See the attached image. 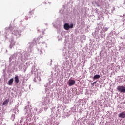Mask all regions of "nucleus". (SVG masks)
<instances>
[{"label": "nucleus", "instance_id": "nucleus-4", "mask_svg": "<svg viewBox=\"0 0 125 125\" xmlns=\"http://www.w3.org/2000/svg\"><path fill=\"white\" fill-rule=\"evenodd\" d=\"M118 117H119V118H121L122 119H124V118H125V112H122L120 113L118 115Z\"/></svg>", "mask_w": 125, "mask_h": 125}, {"label": "nucleus", "instance_id": "nucleus-10", "mask_svg": "<svg viewBox=\"0 0 125 125\" xmlns=\"http://www.w3.org/2000/svg\"><path fill=\"white\" fill-rule=\"evenodd\" d=\"M33 11H34V10L30 11H29V14H30V15H32V14H33Z\"/></svg>", "mask_w": 125, "mask_h": 125}, {"label": "nucleus", "instance_id": "nucleus-7", "mask_svg": "<svg viewBox=\"0 0 125 125\" xmlns=\"http://www.w3.org/2000/svg\"><path fill=\"white\" fill-rule=\"evenodd\" d=\"M14 80L16 83H19V78H18V76H16L14 77Z\"/></svg>", "mask_w": 125, "mask_h": 125}, {"label": "nucleus", "instance_id": "nucleus-2", "mask_svg": "<svg viewBox=\"0 0 125 125\" xmlns=\"http://www.w3.org/2000/svg\"><path fill=\"white\" fill-rule=\"evenodd\" d=\"M117 89L121 93H125V87L124 86H119L117 87Z\"/></svg>", "mask_w": 125, "mask_h": 125}, {"label": "nucleus", "instance_id": "nucleus-9", "mask_svg": "<svg viewBox=\"0 0 125 125\" xmlns=\"http://www.w3.org/2000/svg\"><path fill=\"white\" fill-rule=\"evenodd\" d=\"M100 78V75H96L94 76L93 79H99Z\"/></svg>", "mask_w": 125, "mask_h": 125}, {"label": "nucleus", "instance_id": "nucleus-5", "mask_svg": "<svg viewBox=\"0 0 125 125\" xmlns=\"http://www.w3.org/2000/svg\"><path fill=\"white\" fill-rule=\"evenodd\" d=\"M13 78H11V79H10L9 81H8V85H12V84L13 83Z\"/></svg>", "mask_w": 125, "mask_h": 125}, {"label": "nucleus", "instance_id": "nucleus-6", "mask_svg": "<svg viewBox=\"0 0 125 125\" xmlns=\"http://www.w3.org/2000/svg\"><path fill=\"white\" fill-rule=\"evenodd\" d=\"M8 102H9V99H6L5 101L3 102L2 105L5 106V105H7V104H8Z\"/></svg>", "mask_w": 125, "mask_h": 125}, {"label": "nucleus", "instance_id": "nucleus-12", "mask_svg": "<svg viewBox=\"0 0 125 125\" xmlns=\"http://www.w3.org/2000/svg\"><path fill=\"white\" fill-rule=\"evenodd\" d=\"M92 125H94V124H93Z\"/></svg>", "mask_w": 125, "mask_h": 125}, {"label": "nucleus", "instance_id": "nucleus-11", "mask_svg": "<svg viewBox=\"0 0 125 125\" xmlns=\"http://www.w3.org/2000/svg\"><path fill=\"white\" fill-rule=\"evenodd\" d=\"M96 83V82H94V83H92V85H93V84H95Z\"/></svg>", "mask_w": 125, "mask_h": 125}, {"label": "nucleus", "instance_id": "nucleus-8", "mask_svg": "<svg viewBox=\"0 0 125 125\" xmlns=\"http://www.w3.org/2000/svg\"><path fill=\"white\" fill-rule=\"evenodd\" d=\"M12 33L15 35V36H18L19 35V32H18V31L17 30H14L12 32Z\"/></svg>", "mask_w": 125, "mask_h": 125}, {"label": "nucleus", "instance_id": "nucleus-1", "mask_svg": "<svg viewBox=\"0 0 125 125\" xmlns=\"http://www.w3.org/2000/svg\"><path fill=\"white\" fill-rule=\"evenodd\" d=\"M73 27L74 24H71L70 25H69L68 23H65L64 25V28L65 30H66V31H68V30H69L70 28L73 29Z\"/></svg>", "mask_w": 125, "mask_h": 125}, {"label": "nucleus", "instance_id": "nucleus-3", "mask_svg": "<svg viewBox=\"0 0 125 125\" xmlns=\"http://www.w3.org/2000/svg\"><path fill=\"white\" fill-rule=\"evenodd\" d=\"M76 83V81L74 80H71L69 82L68 85L69 86H72V85H74Z\"/></svg>", "mask_w": 125, "mask_h": 125}]
</instances>
